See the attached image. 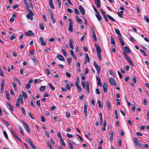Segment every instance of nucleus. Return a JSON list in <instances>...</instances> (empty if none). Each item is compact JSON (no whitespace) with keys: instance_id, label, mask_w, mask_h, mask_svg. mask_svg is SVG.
Listing matches in <instances>:
<instances>
[{"instance_id":"f257e3e1","label":"nucleus","mask_w":149,"mask_h":149,"mask_svg":"<svg viewBox=\"0 0 149 149\" xmlns=\"http://www.w3.org/2000/svg\"><path fill=\"white\" fill-rule=\"evenodd\" d=\"M27 10L29 13L27 14L26 17L27 19H30L31 21H32L33 20V16H34V14L30 9Z\"/></svg>"},{"instance_id":"f03ea898","label":"nucleus","mask_w":149,"mask_h":149,"mask_svg":"<svg viewBox=\"0 0 149 149\" xmlns=\"http://www.w3.org/2000/svg\"><path fill=\"white\" fill-rule=\"evenodd\" d=\"M11 133L14 136L19 140L20 142H22V141L21 139L19 138L17 135L16 132L13 130L12 128L11 129Z\"/></svg>"},{"instance_id":"7ed1b4c3","label":"nucleus","mask_w":149,"mask_h":149,"mask_svg":"<svg viewBox=\"0 0 149 149\" xmlns=\"http://www.w3.org/2000/svg\"><path fill=\"white\" fill-rule=\"evenodd\" d=\"M69 20L70 21V22L69 23V27L68 28V30L70 32H72L73 31V30H72L73 22H72V21L70 18L69 19Z\"/></svg>"},{"instance_id":"20e7f679","label":"nucleus","mask_w":149,"mask_h":149,"mask_svg":"<svg viewBox=\"0 0 149 149\" xmlns=\"http://www.w3.org/2000/svg\"><path fill=\"white\" fill-rule=\"evenodd\" d=\"M5 80L2 79L1 80V93L2 94L3 93L4 89V86L5 85Z\"/></svg>"},{"instance_id":"39448f33","label":"nucleus","mask_w":149,"mask_h":149,"mask_svg":"<svg viewBox=\"0 0 149 149\" xmlns=\"http://www.w3.org/2000/svg\"><path fill=\"white\" fill-rule=\"evenodd\" d=\"M22 122L24 125L25 126V128L26 131L29 133H31L30 127L27 123L24 121H23Z\"/></svg>"},{"instance_id":"423d86ee","label":"nucleus","mask_w":149,"mask_h":149,"mask_svg":"<svg viewBox=\"0 0 149 149\" xmlns=\"http://www.w3.org/2000/svg\"><path fill=\"white\" fill-rule=\"evenodd\" d=\"M91 30L93 35V38L95 42H96L97 40V38L95 34V32L93 28L91 27Z\"/></svg>"},{"instance_id":"0eeeda50","label":"nucleus","mask_w":149,"mask_h":149,"mask_svg":"<svg viewBox=\"0 0 149 149\" xmlns=\"http://www.w3.org/2000/svg\"><path fill=\"white\" fill-rule=\"evenodd\" d=\"M49 13L50 15L51 20L52 21L53 23L54 24L55 22V19L54 16V14L52 10H49Z\"/></svg>"},{"instance_id":"6e6552de","label":"nucleus","mask_w":149,"mask_h":149,"mask_svg":"<svg viewBox=\"0 0 149 149\" xmlns=\"http://www.w3.org/2000/svg\"><path fill=\"white\" fill-rule=\"evenodd\" d=\"M109 81L110 83L112 85L114 86H116L117 84L116 82L113 78H110L109 79Z\"/></svg>"},{"instance_id":"1a4fd4ad","label":"nucleus","mask_w":149,"mask_h":149,"mask_svg":"<svg viewBox=\"0 0 149 149\" xmlns=\"http://www.w3.org/2000/svg\"><path fill=\"white\" fill-rule=\"evenodd\" d=\"M95 45L96 47L97 54H100L101 50L100 47L96 43H95Z\"/></svg>"},{"instance_id":"9d476101","label":"nucleus","mask_w":149,"mask_h":149,"mask_svg":"<svg viewBox=\"0 0 149 149\" xmlns=\"http://www.w3.org/2000/svg\"><path fill=\"white\" fill-rule=\"evenodd\" d=\"M24 33L27 36H33L34 35V33L31 30H29L27 32H26Z\"/></svg>"},{"instance_id":"9b49d317","label":"nucleus","mask_w":149,"mask_h":149,"mask_svg":"<svg viewBox=\"0 0 149 149\" xmlns=\"http://www.w3.org/2000/svg\"><path fill=\"white\" fill-rule=\"evenodd\" d=\"M103 88L104 92V93H107L108 91V86L106 84L104 83L103 84Z\"/></svg>"},{"instance_id":"f8f14e48","label":"nucleus","mask_w":149,"mask_h":149,"mask_svg":"<svg viewBox=\"0 0 149 149\" xmlns=\"http://www.w3.org/2000/svg\"><path fill=\"white\" fill-rule=\"evenodd\" d=\"M23 2L24 4L26 6V8L27 10L30 9V6L29 5L27 2V0H24Z\"/></svg>"},{"instance_id":"ddd939ff","label":"nucleus","mask_w":149,"mask_h":149,"mask_svg":"<svg viewBox=\"0 0 149 149\" xmlns=\"http://www.w3.org/2000/svg\"><path fill=\"white\" fill-rule=\"evenodd\" d=\"M69 42L70 47L71 49H74V47L73 44L74 43V42L73 40L72 39L69 40Z\"/></svg>"},{"instance_id":"4468645a","label":"nucleus","mask_w":149,"mask_h":149,"mask_svg":"<svg viewBox=\"0 0 149 149\" xmlns=\"http://www.w3.org/2000/svg\"><path fill=\"white\" fill-rule=\"evenodd\" d=\"M95 3L97 5V8L100 7V0H94Z\"/></svg>"},{"instance_id":"2eb2a0df","label":"nucleus","mask_w":149,"mask_h":149,"mask_svg":"<svg viewBox=\"0 0 149 149\" xmlns=\"http://www.w3.org/2000/svg\"><path fill=\"white\" fill-rule=\"evenodd\" d=\"M39 40L41 43L42 46H44L46 45V43L44 42V40L42 37H40V38Z\"/></svg>"},{"instance_id":"dca6fc26","label":"nucleus","mask_w":149,"mask_h":149,"mask_svg":"<svg viewBox=\"0 0 149 149\" xmlns=\"http://www.w3.org/2000/svg\"><path fill=\"white\" fill-rule=\"evenodd\" d=\"M95 16L99 21H100L102 18L99 12L95 14Z\"/></svg>"},{"instance_id":"f3484780","label":"nucleus","mask_w":149,"mask_h":149,"mask_svg":"<svg viewBox=\"0 0 149 149\" xmlns=\"http://www.w3.org/2000/svg\"><path fill=\"white\" fill-rule=\"evenodd\" d=\"M57 57L61 61H65V59L64 57L61 55H58Z\"/></svg>"},{"instance_id":"a211bd4d","label":"nucleus","mask_w":149,"mask_h":149,"mask_svg":"<svg viewBox=\"0 0 149 149\" xmlns=\"http://www.w3.org/2000/svg\"><path fill=\"white\" fill-rule=\"evenodd\" d=\"M124 49L126 53L127 54H129L130 53V50L128 47L127 46H125L124 47Z\"/></svg>"},{"instance_id":"6ab92c4d","label":"nucleus","mask_w":149,"mask_h":149,"mask_svg":"<svg viewBox=\"0 0 149 149\" xmlns=\"http://www.w3.org/2000/svg\"><path fill=\"white\" fill-rule=\"evenodd\" d=\"M87 106L86 105H84V115L85 116V117H84L85 118H86V117L88 115L87 112Z\"/></svg>"},{"instance_id":"aec40b11","label":"nucleus","mask_w":149,"mask_h":149,"mask_svg":"<svg viewBox=\"0 0 149 149\" xmlns=\"http://www.w3.org/2000/svg\"><path fill=\"white\" fill-rule=\"evenodd\" d=\"M7 104L8 105V106L10 110L12 111H13V107L11 104V103L10 102H7Z\"/></svg>"},{"instance_id":"412c9836","label":"nucleus","mask_w":149,"mask_h":149,"mask_svg":"<svg viewBox=\"0 0 149 149\" xmlns=\"http://www.w3.org/2000/svg\"><path fill=\"white\" fill-rule=\"evenodd\" d=\"M76 18L77 21V22L81 24L83 23V22L82 21V20L81 19L79 18L78 16H76Z\"/></svg>"},{"instance_id":"4be33fe9","label":"nucleus","mask_w":149,"mask_h":149,"mask_svg":"<svg viewBox=\"0 0 149 149\" xmlns=\"http://www.w3.org/2000/svg\"><path fill=\"white\" fill-rule=\"evenodd\" d=\"M107 107L108 108L109 110L110 111L111 110V103L109 100H108L107 101Z\"/></svg>"},{"instance_id":"5701e85b","label":"nucleus","mask_w":149,"mask_h":149,"mask_svg":"<svg viewBox=\"0 0 149 149\" xmlns=\"http://www.w3.org/2000/svg\"><path fill=\"white\" fill-rule=\"evenodd\" d=\"M49 3L50 5V6L51 8H52V9H54L55 8L54 7V5L53 3L52 0H49Z\"/></svg>"},{"instance_id":"b1692460","label":"nucleus","mask_w":149,"mask_h":149,"mask_svg":"<svg viewBox=\"0 0 149 149\" xmlns=\"http://www.w3.org/2000/svg\"><path fill=\"white\" fill-rule=\"evenodd\" d=\"M79 9L81 11V13L84 15V8L81 6L80 5L79 7Z\"/></svg>"},{"instance_id":"393cba45","label":"nucleus","mask_w":149,"mask_h":149,"mask_svg":"<svg viewBox=\"0 0 149 149\" xmlns=\"http://www.w3.org/2000/svg\"><path fill=\"white\" fill-rule=\"evenodd\" d=\"M13 79L14 80L16 81L18 83V84L20 85H22V84L20 80L19 79H17L15 77H14L13 78Z\"/></svg>"},{"instance_id":"a878e982","label":"nucleus","mask_w":149,"mask_h":149,"mask_svg":"<svg viewBox=\"0 0 149 149\" xmlns=\"http://www.w3.org/2000/svg\"><path fill=\"white\" fill-rule=\"evenodd\" d=\"M110 39L111 40V44L115 45L116 42L113 38L112 36H111L110 37Z\"/></svg>"},{"instance_id":"bb28decb","label":"nucleus","mask_w":149,"mask_h":149,"mask_svg":"<svg viewBox=\"0 0 149 149\" xmlns=\"http://www.w3.org/2000/svg\"><path fill=\"white\" fill-rule=\"evenodd\" d=\"M95 68L96 69V70H97V74H99L100 72V70H101L100 67L98 65V66H97L96 67H95Z\"/></svg>"},{"instance_id":"cd10ccee","label":"nucleus","mask_w":149,"mask_h":149,"mask_svg":"<svg viewBox=\"0 0 149 149\" xmlns=\"http://www.w3.org/2000/svg\"><path fill=\"white\" fill-rule=\"evenodd\" d=\"M23 100V98L22 96L21 95H20L18 98L17 99V100L18 101H19V102Z\"/></svg>"},{"instance_id":"c85d7f7f","label":"nucleus","mask_w":149,"mask_h":149,"mask_svg":"<svg viewBox=\"0 0 149 149\" xmlns=\"http://www.w3.org/2000/svg\"><path fill=\"white\" fill-rule=\"evenodd\" d=\"M89 85L88 82H87L86 86V90L88 94L90 93Z\"/></svg>"},{"instance_id":"c756f323","label":"nucleus","mask_w":149,"mask_h":149,"mask_svg":"<svg viewBox=\"0 0 149 149\" xmlns=\"http://www.w3.org/2000/svg\"><path fill=\"white\" fill-rule=\"evenodd\" d=\"M86 60L87 62H89L90 61V58L88 53L86 54Z\"/></svg>"},{"instance_id":"7c9ffc66","label":"nucleus","mask_w":149,"mask_h":149,"mask_svg":"<svg viewBox=\"0 0 149 149\" xmlns=\"http://www.w3.org/2000/svg\"><path fill=\"white\" fill-rule=\"evenodd\" d=\"M22 95L23 96V97H24V99H26V98H27V94L23 91H22Z\"/></svg>"},{"instance_id":"2f4dec72","label":"nucleus","mask_w":149,"mask_h":149,"mask_svg":"<svg viewBox=\"0 0 149 149\" xmlns=\"http://www.w3.org/2000/svg\"><path fill=\"white\" fill-rule=\"evenodd\" d=\"M46 86H41L39 90L40 91H43L45 90Z\"/></svg>"},{"instance_id":"473e14b6","label":"nucleus","mask_w":149,"mask_h":149,"mask_svg":"<svg viewBox=\"0 0 149 149\" xmlns=\"http://www.w3.org/2000/svg\"><path fill=\"white\" fill-rule=\"evenodd\" d=\"M107 16L108 17L110 20H111L113 22H115V19H114V18L113 17H111L110 15H108V14H107Z\"/></svg>"},{"instance_id":"72a5a7b5","label":"nucleus","mask_w":149,"mask_h":149,"mask_svg":"<svg viewBox=\"0 0 149 149\" xmlns=\"http://www.w3.org/2000/svg\"><path fill=\"white\" fill-rule=\"evenodd\" d=\"M127 61L129 62V63L133 67L134 66V65L133 63H132L131 59L130 58H128L126 59Z\"/></svg>"},{"instance_id":"f704fd0d","label":"nucleus","mask_w":149,"mask_h":149,"mask_svg":"<svg viewBox=\"0 0 149 149\" xmlns=\"http://www.w3.org/2000/svg\"><path fill=\"white\" fill-rule=\"evenodd\" d=\"M40 27L42 30H43L44 29L45 27L44 26V24L42 22L40 23Z\"/></svg>"},{"instance_id":"c9c22d12","label":"nucleus","mask_w":149,"mask_h":149,"mask_svg":"<svg viewBox=\"0 0 149 149\" xmlns=\"http://www.w3.org/2000/svg\"><path fill=\"white\" fill-rule=\"evenodd\" d=\"M31 59L34 62V65H36L38 64V61L35 58H32Z\"/></svg>"},{"instance_id":"e433bc0d","label":"nucleus","mask_w":149,"mask_h":149,"mask_svg":"<svg viewBox=\"0 0 149 149\" xmlns=\"http://www.w3.org/2000/svg\"><path fill=\"white\" fill-rule=\"evenodd\" d=\"M3 123L6 125L7 126H10V124L7 121L3 120Z\"/></svg>"},{"instance_id":"4c0bfd02","label":"nucleus","mask_w":149,"mask_h":149,"mask_svg":"<svg viewBox=\"0 0 149 149\" xmlns=\"http://www.w3.org/2000/svg\"><path fill=\"white\" fill-rule=\"evenodd\" d=\"M71 86V84L70 83H68L66 84V86L67 88V89L69 90L70 88V86Z\"/></svg>"},{"instance_id":"58836bf2","label":"nucleus","mask_w":149,"mask_h":149,"mask_svg":"<svg viewBox=\"0 0 149 149\" xmlns=\"http://www.w3.org/2000/svg\"><path fill=\"white\" fill-rule=\"evenodd\" d=\"M79 77H78L77 78L76 81L75 83V84L76 86L79 85Z\"/></svg>"},{"instance_id":"ea45409f","label":"nucleus","mask_w":149,"mask_h":149,"mask_svg":"<svg viewBox=\"0 0 149 149\" xmlns=\"http://www.w3.org/2000/svg\"><path fill=\"white\" fill-rule=\"evenodd\" d=\"M18 128L20 130V131L22 135H24V130L22 129V128L20 126H18Z\"/></svg>"},{"instance_id":"a19ab883","label":"nucleus","mask_w":149,"mask_h":149,"mask_svg":"<svg viewBox=\"0 0 149 149\" xmlns=\"http://www.w3.org/2000/svg\"><path fill=\"white\" fill-rule=\"evenodd\" d=\"M49 85L52 90L54 91L55 90V88L52 85L51 83H49Z\"/></svg>"},{"instance_id":"79ce46f5","label":"nucleus","mask_w":149,"mask_h":149,"mask_svg":"<svg viewBox=\"0 0 149 149\" xmlns=\"http://www.w3.org/2000/svg\"><path fill=\"white\" fill-rule=\"evenodd\" d=\"M12 85L14 88L15 90L16 91H17V86L16 84L15 83H13L12 84Z\"/></svg>"},{"instance_id":"37998d69","label":"nucleus","mask_w":149,"mask_h":149,"mask_svg":"<svg viewBox=\"0 0 149 149\" xmlns=\"http://www.w3.org/2000/svg\"><path fill=\"white\" fill-rule=\"evenodd\" d=\"M98 103L99 107V108L101 109L102 107V104L101 103V102L100 100H98Z\"/></svg>"},{"instance_id":"c03bdc74","label":"nucleus","mask_w":149,"mask_h":149,"mask_svg":"<svg viewBox=\"0 0 149 149\" xmlns=\"http://www.w3.org/2000/svg\"><path fill=\"white\" fill-rule=\"evenodd\" d=\"M62 51L64 56L65 57H66L67 56V54L66 51L64 49H62Z\"/></svg>"},{"instance_id":"a18cd8bd","label":"nucleus","mask_w":149,"mask_h":149,"mask_svg":"<svg viewBox=\"0 0 149 149\" xmlns=\"http://www.w3.org/2000/svg\"><path fill=\"white\" fill-rule=\"evenodd\" d=\"M29 116L33 119H35V117L31 113H28Z\"/></svg>"},{"instance_id":"49530a36","label":"nucleus","mask_w":149,"mask_h":149,"mask_svg":"<svg viewBox=\"0 0 149 149\" xmlns=\"http://www.w3.org/2000/svg\"><path fill=\"white\" fill-rule=\"evenodd\" d=\"M144 18L145 21L149 24V19L148 17L147 16H144Z\"/></svg>"},{"instance_id":"de8ad7c7","label":"nucleus","mask_w":149,"mask_h":149,"mask_svg":"<svg viewBox=\"0 0 149 149\" xmlns=\"http://www.w3.org/2000/svg\"><path fill=\"white\" fill-rule=\"evenodd\" d=\"M70 52L71 54V55L73 57V58H76V56L74 54L73 50H70Z\"/></svg>"},{"instance_id":"09e8293b","label":"nucleus","mask_w":149,"mask_h":149,"mask_svg":"<svg viewBox=\"0 0 149 149\" xmlns=\"http://www.w3.org/2000/svg\"><path fill=\"white\" fill-rule=\"evenodd\" d=\"M76 86L77 87L78 89L79 92L80 93H81L82 91V89L81 88V87L79 86V85H78L77 86Z\"/></svg>"},{"instance_id":"8fccbe9b","label":"nucleus","mask_w":149,"mask_h":149,"mask_svg":"<svg viewBox=\"0 0 149 149\" xmlns=\"http://www.w3.org/2000/svg\"><path fill=\"white\" fill-rule=\"evenodd\" d=\"M31 87V85L29 84H27L25 86V88L27 89H29Z\"/></svg>"},{"instance_id":"3c124183","label":"nucleus","mask_w":149,"mask_h":149,"mask_svg":"<svg viewBox=\"0 0 149 149\" xmlns=\"http://www.w3.org/2000/svg\"><path fill=\"white\" fill-rule=\"evenodd\" d=\"M40 81L41 80L40 79H36L34 80V83L35 84H38Z\"/></svg>"},{"instance_id":"603ef678","label":"nucleus","mask_w":149,"mask_h":149,"mask_svg":"<svg viewBox=\"0 0 149 149\" xmlns=\"http://www.w3.org/2000/svg\"><path fill=\"white\" fill-rule=\"evenodd\" d=\"M41 121L43 122H45V118L43 116H41Z\"/></svg>"},{"instance_id":"864d4df0","label":"nucleus","mask_w":149,"mask_h":149,"mask_svg":"<svg viewBox=\"0 0 149 149\" xmlns=\"http://www.w3.org/2000/svg\"><path fill=\"white\" fill-rule=\"evenodd\" d=\"M6 98L8 100H9L10 99L9 93H6Z\"/></svg>"},{"instance_id":"5fc2aeb1","label":"nucleus","mask_w":149,"mask_h":149,"mask_svg":"<svg viewBox=\"0 0 149 149\" xmlns=\"http://www.w3.org/2000/svg\"><path fill=\"white\" fill-rule=\"evenodd\" d=\"M60 141H61L62 145L63 146H65V143L63 140V139H61Z\"/></svg>"},{"instance_id":"6e6d98bb","label":"nucleus","mask_w":149,"mask_h":149,"mask_svg":"<svg viewBox=\"0 0 149 149\" xmlns=\"http://www.w3.org/2000/svg\"><path fill=\"white\" fill-rule=\"evenodd\" d=\"M21 108V110L22 111V113L23 114H24V115H26V112L25 110L24 109L23 107H22Z\"/></svg>"},{"instance_id":"4d7b16f0","label":"nucleus","mask_w":149,"mask_h":149,"mask_svg":"<svg viewBox=\"0 0 149 149\" xmlns=\"http://www.w3.org/2000/svg\"><path fill=\"white\" fill-rule=\"evenodd\" d=\"M72 58L71 57H69L67 59V62L68 63V65H70V63L71 62Z\"/></svg>"},{"instance_id":"13d9d810","label":"nucleus","mask_w":149,"mask_h":149,"mask_svg":"<svg viewBox=\"0 0 149 149\" xmlns=\"http://www.w3.org/2000/svg\"><path fill=\"white\" fill-rule=\"evenodd\" d=\"M3 133L4 136L5 137V138H6V139H8V137L7 133H6V132L5 131H4L3 132Z\"/></svg>"},{"instance_id":"bf43d9fd","label":"nucleus","mask_w":149,"mask_h":149,"mask_svg":"<svg viewBox=\"0 0 149 149\" xmlns=\"http://www.w3.org/2000/svg\"><path fill=\"white\" fill-rule=\"evenodd\" d=\"M27 141L29 143L30 146L33 144V142L30 139H29L27 140Z\"/></svg>"},{"instance_id":"052dcab7","label":"nucleus","mask_w":149,"mask_h":149,"mask_svg":"<svg viewBox=\"0 0 149 149\" xmlns=\"http://www.w3.org/2000/svg\"><path fill=\"white\" fill-rule=\"evenodd\" d=\"M45 71L47 74L48 75H49L50 74V70L48 69H45Z\"/></svg>"},{"instance_id":"680f3d73","label":"nucleus","mask_w":149,"mask_h":149,"mask_svg":"<svg viewBox=\"0 0 149 149\" xmlns=\"http://www.w3.org/2000/svg\"><path fill=\"white\" fill-rule=\"evenodd\" d=\"M0 75L3 77H4V76L2 70L1 68L0 69Z\"/></svg>"},{"instance_id":"e2e57ef3","label":"nucleus","mask_w":149,"mask_h":149,"mask_svg":"<svg viewBox=\"0 0 149 149\" xmlns=\"http://www.w3.org/2000/svg\"><path fill=\"white\" fill-rule=\"evenodd\" d=\"M19 102L17 100H16V103H15V105L16 107H19L20 106V104H19Z\"/></svg>"},{"instance_id":"0e129e2a","label":"nucleus","mask_w":149,"mask_h":149,"mask_svg":"<svg viewBox=\"0 0 149 149\" xmlns=\"http://www.w3.org/2000/svg\"><path fill=\"white\" fill-rule=\"evenodd\" d=\"M51 51V49L49 48H47L45 49V51L46 52L48 53L49 51Z\"/></svg>"},{"instance_id":"69168bd1","label":"nucleus","mask_w":149,"mask_h":149,"mask_svg":"<svg viewBox=\"0 0 149 149\" xmlns=\"http://www.w3.org/2000/svg\"><path fill=\"white\" fill-rule=\"evenodd\" d=\"M75 13L76 14L79 15L80 14V13L77 9L75 8L74 9Z\"/></svg>"},{"instance_id":"338daca9","label":"nucleus","mask_w":149,"mask_h":149,"mask_svg":"<svg viewBox=\"0 0 149 149\" xmlns=\"http://www.w3.org/2000/svg\"><path fill=\"white\" fill-rule=\"evenodd\" d=\"M67 10L68 12L70 13H72L73 12V11L72 9L70 8H68Z\"/></svg>"},{"instance_id":"774afa93","label":"nucleus","mask_w":149,"mask_h":149,"mask_svg":"<svg viewBox=\"0 0 149 149\" xmlns=\"http://www.w3.org/2000/svg\"><path fill=\"white\" fill-rule=\"evenodd\" d=\"M16 38V36L14 35H13L10 37V39L11 40H13L15 38Z\"/></svg>"}]
</instances>
